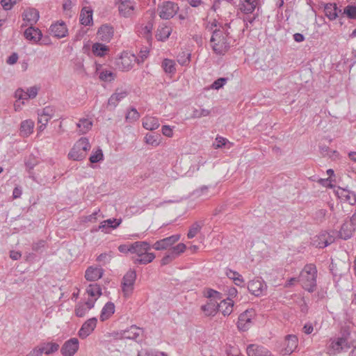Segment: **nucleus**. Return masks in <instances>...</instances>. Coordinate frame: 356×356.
I'll use <instances>...</instances> for the list:
<instances>
[{"instance_id": "obj_1", "label": "nucleus", "mask_w": 356, "mask_h": 356, "mask_svg": "<svg viewBox=\"0 0 356 356\" xmlns=\"http://www.w3.org/2000/svg\"><path fill=\"white\" fill-rule=\"evenodd\" d=\"M317 269L314 264H307L300 273L299 280L302 287L309 292L316 288Z\"/></svg>"}, {"instance_id": "obj_2", "label": "nucleus", "mask_w": 356, "mask_h": 356, "mask_svg": "<svg viewBox=\"0 0 356 356\" xmlns=\"http://www.w3.org/2000/svg\"><path fill=\"white\" fill-rule=\"evenodd\" d=\"M90 145L88 139L86 138H81L74 145L68 154V156L74 161H81L86 156L87 152L90 150Z\"/></svg>"}, {"instance_id": "obj_3", "label": "nucleus", "mask_w": 356, "mask_h": 356, "mask_svg": "<svg viewBox=\"0 0 356 356\" xmlns=\"http://www.w3.org/2000/svg\"><path fill=\"white\" fill-rule=\"evenodd\" d=\"M210 42L213 50L217 54H224L229 47L226 36L220 30H215L213 31Z\"/></svg>"}, {"instance_id": "obj_4", "label": "nucleus", "mask_w": 356, "mask_h": 356, "mask_svg": "<svg viewBox=\"0 0 356 356\" xmlns=\"http://www.w3.org/2000/svg\"><path fill=\"white\" fill-rule=\"evenodd\" d=\"M136 279V273L134 270L131 269L127 271L122 277L121 287L123 295L125 298H129L132 294Z\"/></svg>"}, {"instance_id": "obj_5", "label": "nucleus", "mask_w": 356, "mask_h": 356, "mask_svg": "<svg viewBox=\"0 0 356 356\" xmlns=\"http://www.w3.org/2000/svg\"><path fill=\"white\" fill-rule=\"evenodd\" d=\"M179 10L177 3L166 1L158 6L159 15L161 19H169L173 17Z\"/></svg>"}, {"instance_id": "obj_6", "label": "nucleus", "mask_w": 356, "mask_h": 356, "mask_svg": "<svg viewBox=\"0 0 356 356\" xmlns=\"http://www.w3.org/2000/svg\"><path fill=\"white\" fill-rule=\"evenodd\" d=\"M350 332L343 333L341 337L330 340V348L334 352V353H341L344 348H350V346L348 343V339L350 336Z\"/></svg>"}, {"instance_id": "obj_7", "label": "nucleus", "mask_w": 356, "mask_h": 356, "mask_svg": "<svg viewBox=\"0 0 356 356\" xmlns=\"http://www.w3.org/2000/svg\"><path fill=\"white\" fill-rule=\"evenodd\" d=\"M136 61V57L134 54L123 53L115 60V65L122 71H129L133 67Z\"/></svg>"}, {"instance_id": "obj_8", "label": "nucleus", "mask_w": 356, "mask_h": 356, "mask_svg": "<svg viewBox=\"0 0 356 356\" xmlns=\"http://www.w3.org/2000/svg\"><path fill=\"white\" fill-rule=\"evenodd\" d=\"M255 316L254 309H247L238 316L237 327L240 330L246 331L252 324V320Z\"/></svg>"}, {"instance_id": "obj_9", "label": "nucleus", "mask_w": 356, "mask_h": 356, "mask_svg": "<svg viewBox=\"0 0 356 356\" xmlns=\"http://www.w3.org/2000/svg\"><path fill=\"white\" fill-rule=\"evenodd\" d=\"M180 238L179 234H175L156 241L152 246L156 250H168Z\"/></svg>"}, {"instance_id": "obj_10", "label": "nucleus", "mask_w": 356, "mask_h": 356, "mask_svg": "<svg viewBox=\"0 0 356 356\" xmlns=\"http://www.w3.org/2000/svg\"><path fill=\"white\" fill-rule=\"evenodd\" d=\"M79 349V340L72 338L64 343L60 352L63 356H73Z\"/></svg>"}, {"instance_id": "obj_11", "label": "nucleus", "mask_w": 356, "mask_h": 356, "mask_svg": "<svg viewBox=\"0 0 356 356\" xmlns=\"http://www.w3.org/2000/svg\"><path fill=\"white\" fill-rule=\"evenodd\" d=\"M49 31L50 33L57 38L65 37L68 32L67 26L63 21H58L51 24Z\"/></svg>"}, {"instance_id": "obj_12", "label": "nucleus", "mask_w": 356, "mask_h": 356, "mask_svg": "<svg viewBox=\"0 0 356 356\" xmlns=\"http://www.w3.org/2000/svg\"><path fill=\"white\" fill-rule=\"evenodd\" d=\"M97 322V319L95 317L86 321L79 331V337L85 339L89 336L96 327Z\"/></svg>"}, {"instance_id": "obj_13", "label": "nucleus", "mask_w": 356, "mask_h": 356, "mask_svg": "<svg viewBox=\"0 0 356 356\" xmlns=\"http://www.w3.org/2000/svg\"><path fill=\"white\" fill-rule=\"evenodd\" d=\"M266 288L264 282L260 279L251 280L248 284V291L255 296L261 295L264 290Z\"/></svg>"}, {"instance_id": "obj_14", "label": "nucleus", "mask_w": 356, "mask_h": 356, "mask_svg": "<svg viewBox=\"0 0 356 356\" xmlns=\"http://www.w3.org/2000/svg\"><path fill=\"white\" fill-rule=\"evenodd\" d=\"M129 94V92L122 88H117L115 92L109 97L108 106L115 108L119 102L124 99Z\"/></svg>"}, {"instance_id": "obj_15", "label": "nucleus", "mask_w": 356, "mask_h": 356, "mask_svg": "<svg viewBox=\"0 0 356 356\" xmlns=\"http://www.w3.org/2000/svg\"><path fill=\"white\" fill-rule=\"evenodd\" d=\"M334 241L333 236L327 232H323L316 236L314 240V244L316 248H323L332 244Z\"/></svg>"}, {"instance_id": "obj_16", "label": "nucleus", "mask_w": 356, "mask_h": 356, "mask_svg": "<svg viewBox=\"0 0 356 356\" xmlns=\"http://www.w3.org/2000/svg\"><path fill=\"white\" fill-rule=\"evenodd\" d=\"M151 249L149 243L147 241H136L131 244V252L135 253L138 257Z\"/></svg>"}, {"instance_id": "obj_17", "label": "nucleus", "mask_w": 356, "mask_h": 356, "mask_svg": "<svg viewBox=\"0 0 356 356\" xmlns=\"http://www.w3.org/2000/svg\"><path fill=\"white\" fill-rule=\"evenodd\" d=\"M248 356H273L271 353L263 346L250 344L247 347Z\"/></svg>"}, {"instance_id": "obj_18", "label": "nucleus", "mask_w": 356, "mask_h": 356, "mask_svg": "<svg viewBox=\"0 0 356 356\" xmlns=\"http://www.w3.org/2000/svg\"><path fill=\"white\" fill-rule=\"evenodd\" d=\"M298 346V338L296 335H287L285 339L284 348L282 350L284 355L291 354Z\"/></svg>"}, {"instance_id": "obj_19", "label": "nucleus", "mask_w": 356, "mask_h": 356, "mask_svg": "<svg viewBox=\"0 0 356 356\" xmlns=\"http://www.w3.org/2000/svg\"><path fill=\"white\" fill-rule=\"evenodd\" d=\"M24 35L28 40L36 43L41 40L42 34L39 29H36L31 25L25 30Z\"/></svg>"}, {"instance_id": "obj_20", "label": "nucleus", "mask_w": 356, "mask_h": 356, "mask_svg": "<svg viewBox=\"0 0 356 356\" xmlns=\"http://www.w3.org/2000/svg\"><path fill=\"white\" fill-rule=\"evenodd\" d=\"M104 273V270L99 267L90 266L87 268L85 277L87 280L92 282L100 279Z\"/></svg>"}, {"instance_id": "obj_21", "label": "nucleus", "mask_w": 356, "mask_h": 356, "mask_svg": "<svg viewBox=\"0 0 356 356\" xmlns=\"http://www.w3.org/2000/svg\"><path fill=\"white\" fill-rule=\"evenodd\" d=\"M99 38L104 42H109L113 36V29L108 25H102L97 31Z\"/></svg>"}, {"instance_id": "obj_22", "label": "nucleus", "mask_w": 356, "mask_h": 356, "mask_svg": "<svg viewBox=\"0 0 356 356\" xmlns=\"http://www.w3.org/2000/svg\"><path fill=\"white\" fill-rule=\"evenodd\" d=\"M23 19L33 26L39 19V12L35 8H29L23 13Z\"/></svg>"}, {"instance_id": "obj_23", "label": "nucleus", "mask_w": 356, "mask_h": 356, "mask_svg": "<svg viewBox=\"0 0 356 356\" xmlns=\"http://www.w3.org/2000/svg\"><path fill=\"white\" fill-rule=\"evenodd\" d=\"M257 6V0H241L239 8L245 14H250L254 12Z\"/></svg>"}, {"instance_id": "obj_24", "label": "nucleus", "mask_w": 356, "mask_h": 356, "mask_svg": "<svg viewBox=\"0 0 356 356\" xmlns=\"http://www.w3.org/2000/svg\"><path fill=\"white\" fill-rule=\"evenodd\" d=\"M356 228L350 222H345L341 225L339 232V236L343 240H347L353 236V233L355 231Z\"/></svg>"}, {"instance_id": "obj_25", "label": "nucleus", "mask_w": 356, "mask_h": 356, "mask_svg": "<svg viewBox=\"0 0 356 356\" xmlns=\"http://www.w3.org/2000/svg\"><path fill=\"white\" fill-rule=\"evenodd\" d=\"M81 24L89 26L92 24V10L90 7H83L80 13Z\"/></svg>"}, {"instance_id": "obj_26", "label": "nucleus", "mask_w": 356, "mask_h": 356, "mask_svg": "<svg viewBox=\"0 0 356 356\" xmlns=\"http://www.w3.org/2000/svg\"><path fill=\"white\" fill-rule=\"evenodd\" d=\"M121 218L108 219L101 222V224L99 226V229H101L102 232H108V229H115L121 224Z\"/></svg>"}, {"instance_id": "obj_27", "label": "nucleus", "mask_w": 356, "mask_h": 356, "mask_svg": "<svg viewBox=\"0 0 356 356\" xmlns=\"http://www.w3.org/2000/svg\"><path fill=\"white\" fill-rule=\"evenodd\" d=\"M222 305H220L217 301H213V300H209V301L204 305H202L201 309L204 312L207 316H214L218 309Z\"/></svg>"}, {"instance_id": "obj_28", "label": "nucleus", "mask_w": 356, "mask_h": 356, "mask_svg": "<svg viewBox=\"0 0 356 356\" xmlns=\"http://www.w3.org/2000/svg\"><path fill=\"white\" fill-rule=\"evenodd\" d=\"M338 195L339 198L348 202L350 205H354L356 203V195L354 192L341 189L340 191L338 192Z\"/></svg>"}, {"instance_id": "obj_29", "label": "nucleus", "mask_w": 356, "mask_h": 356, "mask_svg": "<svg viewBox=\"0 0 356 356\" xmlns=\"http://www.w3.org/2000/svg\"><path fill=\"white\" fill-rule=\"evenodd\" d=\"M172 33V28L167 25L160 26L156 31V38L159 41L166 40Z\"/></svg>"}, {"instance_id": "obj_30", "label": "nucleus", "mask_w": 356, "mask_h": 356, "mask_svg": "<svg viewBox=\"0 0 356 356\" xmlns=\"http://www.w3.org/2000/svg\"><path fill=\"white\" fill-rule=\"evenodd\" d=\"M156 256L154 253L146 252L143 256H139L136 258H133V261L135 264H143L146 265L151 263Z\"/></svg>"}, {"instance_id": "obj_31", "label": "nucleus", "mask_w": 356, "mask_h": 356, "mask_svg": "<svg viewBox=\"0 0 356 356\" xmlns=\"http://www.w3.org/2000/svg\"><path fill=\"white\" fill-rule=\"evenodd\" d=\"M141 332V328L136 325H131L129 329L124 330V339L137 340Z\"/></svg>"}, {"instance_id": "obj_32", "label": "nucleus", "mask_w": 356, "mask_h": 356, "mask_svg": "<svg viewBox=\"0 0 356 356\" xmlns=\"http://www.w3.org/2000/svg\"><path fill=\"white\" fill-rule=\"evenodd\" d=\"M59 345L56 343L49 342L44 343L38 347V350L41 351V355L45 353L49 355L56 352L58 350Z\"/></svg>"}, {"instance_id": "obj_33", "label": "nucleus", "mask_w": 356, "mask_h": 356, "mask_svg": "<svg viewBox=\"0 0 356 356\" xmlns=\"http://www.w3.org/2000/svg\"><path fill=\"white\" fill-rule=\"evenodd\" d=\"M115 312V305L111 302H108L104 306L100 314V320L104 321L108 319Z\"/></svg>"}, {"instance_id": "obj_34", "label": "nucleus", "mask_w": 356, "mask_h": 356, "mask_svg": "<svg viewBox=\"0 0 356 356\" xmlns=\"http://www.w3.org/2000/svg\"><path fill=\"white\" fill-rule=\"evenodd\" d=\"M325 15L330 20H334L337 16V6L336 3H327L324 6Z\"/></svg>"}, {"instance_id": "obj_35", "label": "nucleus", "mask_w": 356, "mask_h": 356, "mask_svg": "<svg viewBox=\"0 0 356 356\" xmlns=\"http://www.w3.org/2000/svg\"><path fill=\"white\" fill-rule=\"evenodd\" d=\"M159 120L154 117H147L143 120V126L147 130H154L159 127Z\"/></svg>"}, {"instance_id": "obj_36", "label": "nucleus", "mask_w": 356, "mask_h": 356, "mask_svg": "<svg viewBox=\"0 0 356 356\" xmlns=\"http://www.w3.org/2000/svg\"><path fill=\"white\" fill-rule=\"evenodd\" d=\"M134 9V4H118L119 13L124 17H131Z\"/></svg>"}, {"instance_id": "obj_37", "label": "nucleus", "mask_w": 356, "mask_h": 356, "mask_svg": "<svg viewBox=\"0 0 356 356\" xmlns=\"http://www.w3.org/2000/svg\"><path fill=\"white\" fill-rule=\"evenodd\" d=\"M34 122L31 120H26L21 123L20 131L24 136H28L33 132Z\"/></svg>"}, {"instance_id": "obj_38", "label": "nucleus", "mask_w": 356, "mask_h": 356, "mask_svg": "<svg viewBox=\"0 0 356 356\" xmlns=\"http://www.w3.org/2000/svg\"><path fill=\"white\" fill-rule=\"evenodd\" d=\"M76 125L81 134H86L91 129L92 122L88 119L83 118L79 120Z\"/></svg>"}, {"instance_id": "obj_39", "label": "nucleus", "mask_w": 356, "mask_h": 356, "mask_svg": "<svg viewBox=\"0 0 356 356\" xmlns=\"http://www.w3.org/2000/svg\"><path fill=\"white\" fill-rule=\"evenodd\" d=\"M86 292L90 297L98 298L102 295V289L97 284H91L88 286Z\"/></svg>"}, {"instance_id": "obj_40", "label": "nucleus", "mask_w": 356, "mask_h": 356, "mask_svg": "<svg viewBox=\"0 0 356 356\" xmlns=\"http://www.w3.org/2000/svg\"><path fill=\"white\" fill-rule=\"evenodd\" d=\"M162 67L165 72L168 74H174L176 71L175 63L174 60L170 59H164L162 62Z\"/></svg>"}, {"instance_id": "obj_41", "label": "nucleus", "mask_w": 356, "mask_h": 356, "mask_svg": "<svg viewBox=\"0 0 356 356\" xmlns=\"http://www.w3.org/2000/svg\"><path fill=\"white\" fill-rule=\"evenodd\" d=\"M92 52L97 56H103L106 51L108 50V47L101 43H95L92 47Z\"/></svg>"}, {"instance_id": "obj_42", "label": "nucleus", "mask_w": 356, "mask_h": 356, "mask_svg": "<svg viewBox=\"0 0 356 356\" xmlns=\"http://www.w3.org/2000/svg\"><path fill=\"white\" fill-rule=\"evenodd\" d=\"M99 78L100 80L103 81L111 82L115 79V74H114L111 71L103 70L102 72H100Z\"/></svg>"}, {"instance_id": "obj_43", "label": "nucleus", "mask_w": 356, "mask_h": 356, "mask_svg": "<svg viewBox=\"0 0 356 356\" xmlns=\"http://www.w3.org/2000/svg\"><path fill=\"white\" fill-rule=\"evenodd\" d=\"M202 225H203L202 223L200 224L198 222H194L191 225V227L188 232V234H187L188 238H193V237H195L200 232Z\"/></svg>"}, {"instance_id": "obj_44", "label": "nucleus", "mask_w": 356, "mask_h": 356, "mask_svg": "<svg viewBox=\"0 0 356 356\" xmlns=\"http://www.w3.org/2000/svg\"><path fill=\"white\" fill-rule=\"evenodd\" d=\"M140 118V114L135 108H131L126 115V120L129 122H134Z\"/></svg>"}, {"instance_id": "obj_45", "label": "nucleus", "mask_w": 356, "mask_h": 356, "mask_svg": "<svg viewBox=\"0 0 356 356\" xmlns=\"http://www.w3.org/2000/svg\"><path fill=\"white\" fill-rule=\"evenodd\" d=\"M205 297L210 300H213V301H217L221 299V293L218 291L209 289L207 290V291L204 293Z\"/></svg>"}, {"instance_id": "obj_46", "label": "nucleus", "mask_w": 356, "mask_h": 356, "mask_svg": "<svg viewBox=\"0 0 356 356\" xmlns=\"http://www.w3.org/2000/svg\"><path fill=\"white\" fill-rule=\"evenodd\" d=\"M88 309L86 307V305L82 302H79L75 307V314L78 317L84 316L88 312Z\"/></svg>"}, {"instance_id": "obj_47", "label": "nucleus", "mask_w": 356, "mask_h": 356, "mask_svg": "<svg viewBox=\"0 0 356 356\" xmlns=\"http://www.w3.org/2000/svg\"><path fill=\"white\" fill-rule=\"evenodd\" d=\"M104 155L102 150L98 148L90 156V161L92 163H97L103 160Z\"/></svg>"}, {"instance_id": "obj_48", "label": "nucleus", "mask_w": 356, "mask_h": 356, "mask_svg": "<svg viewBox=\"0 0 356 356\" xmlns=\"http://www.w3.org/2000/svg\"><path fill=\"white\" fill-rule=\"evenodd\" d=\"M186 245L184 243H179L177 245L172 247L169 250L174 254L176 257L183 253L186 250Z\"/></svg>"}, {"instance_id": "obj_49", "label": "nucleus", "mask_w": 356, "mask_h": 356, "mask_svg": "<svg viewBox=\"0 0 356 356\" xmlns=\"http://www.w3.org/2000/svg\"><path fill=\"white\" fill-rule=\"evenodd\" d=\"M159 136H154L152 134H146L145 139L146 143L156 147L159 145Z\"/></svg>"}, {"instance_id": "obj_50", "label": "nucleus", "mask_w": 356, "mask_h": 356, "mask_svg": "<svg viewBox=\"0 0 356 356\" xmlns=\"http://www.w3.org/2000/svg\"><path fill=\"white\" fill-rule=\"evenodd\" d=\"M343 14H346L350 19H356V6H347L344 8Z\"/></svg>"}, {"instance_id": "obj_51", "label": "nucleus", "mask_w": 356, "mask_h": 356, "mask_svg": "<svg viewBox=\"0 0 356 356\" xmlns=\"http://www.w3.org/2000/svg\"><path fill=\"white\" fill-rule=\"evenodd\" d=\"M210 114V111L207 109L201 108L197 109L195 108L193 111L191 117L193 118H200L203 116H208Z\"/></svg>"}, {"instance_id": "obj_52", "label": "nucleus", "mask_w": 356, "mask_h": 356, "mask_svg": "<svg viewBox=\"0 0 356 356\" xmlns=\"http://www.w3.org/2000/svg\"><path fill=\"white\" fill-rule=\"evenodd\" d=\"M50 118L47 116L43 115L42 114L38 113V122L40 124L39 130L42 131L46 127L47 124L48 123Z\"/></svg>"}, {"instance_id": "obj_53", "label": "nucleus", "mask_w": 356, "mask_h": 356, "mask_svg": "<svg viewBox=\"0 0 356 356\" xmlns=\"http://www.w3.org/2000/svg\"><path fill=\"white\" fill-rule=\"evenodd\" d=\"M153 29V24L151 22H149L147 25H145L142 29V34H143L147 40L152 38V31Z\"/></svg>"}, {"instance_id": "obj_54", "label": "nucleus", "mask_w": 356, "mask_h": 356, "mask_svg": "<svg viewBox=\"0 0 356 356\" xmlns=\"http://www.w3.org/2000/svg\"><path fill=\"white\" fill-rule=\"evenodd\" d=\"M227 78H219L211 84V88L219 90L223 87V86L227 83Z\"/></svg>"}, {"instance_id": "obj_55", "label": "nucleus", "mask_w": 356, "mask_h": 356, "mask_svg": "<svg viewBox=\"0 0 356 356\" xmlns=\"http://www.w3.org/2000/svg\"><path fill=\"white\" fill-rule=\"evenodd\" d=\"M175 258L176 257L169 250L165 256L162 258L161 264V266H165L172 262Z\"/></svg>"}, {"instance_id": "obj_56", "label": "nucleus", "mask_w": 356, "mask_h": 356, "mask_svg": "<svg viewBox=\"0 0 356 356\" xmlns=\"http://www.w3.org/2000/svg\"><path fill=\"white\" fill-rule=\"evenodd\" d=\"M15 97L17 99H22V100H24V99H30L29 97H28V92L27 91L25 92L24 91V90H22V88H18L15 92Z\"/></svg>"}, {"instance_id": "obj_57", "label": "nucleus", "mask_w": 356, "mask_h": 356, "mask_svg": "<svg viewBox=\"0 0 356 356\" xmlns=\"http://www.w3.org/2000/svg\"><path fill=\"white\" fill-rule=\"evenodd\" d=\"M222 305H227L225 309H224L222 311L223 315L224 316L229 315L232 312L233 302H231L230 300H229V302H227L225 300H222V301H221L220 305L222 306Z\"/></svg>"}, {"instance_id": "obj_58", "label": "nucleus", "mask_w": 356, "mask_h": 356, "mask_svg": "<svg viewBox=\"0 0 356 356\" xmlns=\"http://www.w3.org/2000/svg\"><path fill=\"white\" fill-rule=\"evenodd\" d=\"M17 3V0H1V4L4 10H9Z\"/></svg>"}, {"instance_id": "obj_59", "label": "nucleus", "mask_w": 356, "mask_h": 356, "mask_svg": "<svg viewBox=\"0 0 356 356\" xmlns=\"http://www.w3.org/2000/svg\"><path fill=\"white\" fill-rule=\"evenodd\" d=\"M38 164V161L34 156H30L29 159L26 161L25 165L26 168L30 170L33 169V168Z\"/></svg>"}, {"instance_id": "obj_60", "label": "nucleus", "mask_w": 356, "mask_h": 356, "mask_svg": "<svg viewBox=\"0 0 356 356\" xmlns=\"http://www.w3.org/2000/svg\"><path fill=\"white\" fill-rule=\"evenodd\" d=\"M227 142V140L226 138L221 137V136H217L216 138V141L213 145L216 149H218V148H220L223 145H225Z\"/></svg>"}, {"instance_id": "obj_61", "label": "nucleus", "mask_w": 356, "mask_h": 356, "mask_svg": "<svg viewBox=\"0 0 356 356\" xmlns=\"http://www.w3.org/2000/svg\"><path fill=\"white\" fill-rule=\"evenodd\" d=\"M149 54V51L145 48L143 50H140L138 57H136V60L138 63H143L145 58H147Z\"/></svg>"}, {"instance_id": "obj_62", "label": "nucleus", "mask_w": 356, "mask_h": 356, "mask_svg": "<svg viewBox=\"0 0 356 356\" xmlns=\"http://www.w3.org/2000/svg\"><path fill=\"white\" fill-rule=\"evenodd\" d=\"M38 92V88L36 86L31 87L27 89L28 97L30 99H33L37 96Z\"/></svg>"}, {"instance_id": "obj_63", "label": "nucleus", "mask_w": 356, "mask_h": 356, "mask_svg": "<svg viewBox=\"0 0 356 356\" xmlns=\"http://www.w3.org/2000/svg\"><path fill=\"white\" fill-rule=\"evenodd\" d=\"M111 259V257L106 253H102L97 257V261L103 262L104 264L108 263Z\"/></svg>"}, {"instance_id": "obj_64", "label": "nucleus", "mask_w": 356, "mask_h": 356, "mask_svg": "<svg viewBox=\"0 0 356 356\" xmlns=\"http://www.w3.org/2000/svg\"><path fill=\"white\" fill-rule=\"evenodd\" d=\"M162 134L168 137H172L173 135L172 129L168 125H163L162 127Z\"/></svg>"}]
</instances>
